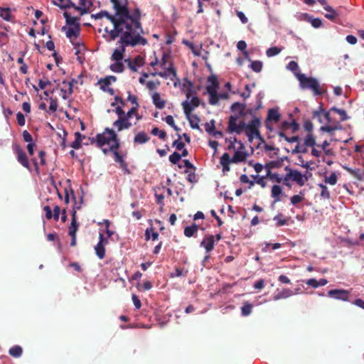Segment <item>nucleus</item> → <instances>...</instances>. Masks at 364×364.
Returning <instances> with one entry per match:
<instances>
[{"label": "nucleus", "mask_w": 364, "mask_h": 364, "mask_svg": "<svg viewBox=\"0 0 364 364\" xmlns=\"http://www.w3.org/2000/svg\"><path fill=\"white\" fill-rule=\"evenodd\" d=\"M114 16L122 28L125 30L142 31L141 11L136 7L131 13L128 7V0H112Z\"/></svg>", "instance_id": "f257e3e1"}, {"label": "nucleus", "mask_w": 364, "mask_h": 364, "mask_svg": "<svg viewBox=\"0 0 364 364\" xmlns=\"http://www.w3.org/2000/svg\"><path fill=\"white\" fill-rule=\"evenodd\" d=\"M119 33V41L117 44L120 46L116 48L111 56V60L114 61H122L125 48L127 46L134 47L137 45L145 46L148 41L146 38L141 36L144 33L143 30H125Z\"/></svg>", "instance_id": "f03ea898"}, {"label": "nucleus", "mask_w": 364, "mask_h": 364, "mask_svg": "<svg viewBox=\"0 0 364 364\" xmlns=\"http://www.w3.org/2000/svg\"><path fill=\"white\" fill-rule=\"evenodd\" d=\"M245 107L246 104L240 103L239 102H234L231 105V112H235L237 108H240V110L238 114L230 115L228 118L227 132L229 134L235 133L237 134H240L244 129L245 130V132L249 131L250 127L248 123H246L242 120L237 123L240 117H244L247 114V112L245 111Z\"/></svg>", "instance_id": "7ed1b4c3"}, {"label": "nucleus", "mask_w": 364, "mask_h": 364, "mask_svg": "<svg viewBox=\"0 0 364 364\" xmlns=\"http://www.w3.org/2000/svg\"><path fill=\"white\" fill-rule=\"evenodd\" d=\"M91 17L94 18L95 19H100L102 17H106L113 24V29L109 30L108 28H105V31L109 35L110 41H114L117 37H119V33L124 31V28H122L120 24L118 23V21L115 18L114 15L110 14L106 10H102L97 14H92Z\"/></svg>", "instance_id": "20e7f679"}, {"label": "nucleus", "mask_w": 364, "mask_h": 364, "mask_svg": "<svg viewBox=\"0 0 364 364\" xmlns=\"http://www.w3.org/2000/svg\"><path fill=\"white\" fill-rule=\"evenodd\" d=\"M295 75L299 81V85L302 90H311L314 95H321L323 93L320 89L318 81L316 78L312 77H308L303 73H295Z\"/></svg>", "instance_id": "39448f33"}, {"label": "nucleus", "mask_w": 364, "mask_h": 364, "mask_svg": "<svg viewBox=\"0 0 364 364\" xmlns=\"http://www.w3.org/2000/svg\"><path fill=\"white\" fill-rule=\"evenodd\" d=\"M184 80L188 82L189 86V88L188 89L186 94V98L187 100H189L191 98V101L189 102L191 103V105H193L194 108L198 107L200 104V100L196 95V92L193 88V83L191 80H188L187 78H185Z\"/></svg>", "instance_id": "423d86ee"}, {"label": "nucleus", "mask_w": 364, "mask_h": 364, "mask_svg": "<svg viewBox=\"0 0 364 364\" xmlns=\"http://www.w3.org/2000/svg\"><path fill=\"white\" fill-rule=\"evenodd\" d=\"M350 292L342 289H331L328 291V296L331 298L347 301L349 299Z\"/></svg>", "instance_id": "0eeeda50"}, {"label": "nucleus", "mask_w": 364, "mask_h": 364, "mask_svg": "<svg viewBox=\"0 0 364 364\" xmlns=\"http://www.w3.org/2000/svg\"><path fill=\"white\" fill-rule=\"evenodd\" d=\"M89 139L91 144H96V146L98 148H102L111 141L109 136H106L105 135V132L99 133L96 135L95 137H90Z\"/></svg>", "instance_id": "6e6552de"}, {"label": "nucleus", "mask_w": 364, "mask_h": 364, "mask_svg": "<svg viewBox=\"0 0 364 364\" xmlns=\"http://www.w3.org/2000/svg\"><path fill=\"white\" fill-rule=\"evenodd\" d=\"M124 61L127 63L129 68L133 72H137V67L144 65V59L141 55H136L133 60L129 58L125 59Z\"/></svg>", "instance_id": "1a4fd4ad"}, {"label": "nucleus", "mask_w": 364, "mask_h": 364, "mask_svg": "<svg viewBox=\"0 0 364 364\" xmlns=\"http://www.w3.org/2000/svg\"><path fill=\"white\" fill-rule=\"evenodd\" d=\"M200 247H203L205 250L206 253L210 252L215 246V239L213 235H208L205 236L200 244Z\"/></svg>", "instance_id": "9d476101"}, {"label": "nucleus", "mask_w": 364, "mask_h": 364, "mask_svg": "<svg viewBox=\"0 0 364 364\" xmlns=\"http://www.w3.org/2000/svg\"><path fill=\"white\" fill-rule=\"evenodd\" d=\"M113 126L117 127V132H121L124 129H129L132 127V123L129 118L124 117L114 121Z\"/></svg>", "instance_id": "9b49d317"}, {"label": "nucleus", "mask_w": 364, "mask_h": 364, "mask_svg": "<svg viewBox=\"0 0 364 364\" xmlns=\"http://www.w3.org/2000/svg\"><path fill=\"white\" fill-rule=\"evenodd\" d=\"M157 75L167 78L168 76L172 75L171 77V80H179V79L177 77V73L175 68L173 67V65L172 63H170L169 67L166 68L164 72H158Z\"/></svg>", "instance_id": "f8f14e48"}, {"label": "nucleus", "mask_w": 364, "mask_h": 364, "mask_svg": "<svg viewBox=\"0 0 364 364\" xmlns=\"http://www.w3.org/2000/svg\"><path fill=\"white\" fill-rule=\"evenodd\" d=\"M308 180V176L302 174L299 171L294 170L292 172V181L296 182L299 186H303Z\"/></svg>", "instance_id": "ddd939ff"}, {"label": "nucleus", "mask_w": 364, "mask_h": 364, "mask_svg": "<svg viewBox=\"0 0 364 364\" xmlns=\"http://www.w3.org/2000/svg\"><path fill=\"white\" fill-rule=\"evenodd\" d=\"M281 119V114L279 112L278 107H273L268 110L267 122H278Z\"/></svg>", "instance_id": "4468645a"}, {"label": "nucleus", "mask_w": 364, "mask_h": 364, "mask_svg": "<svg viewBox=\"0 0 364 364\" xmlns=\"http://www.w3.org/2000/svg\"><path fill=\"white\" fill-rule=\"evenodd\" d=\"M205 94L209 95V104L211 105H216L219 101V95L218 92V90H215L214 88L209 87V89L205 90Z\"/></svg>", "instance_id": "2eb2a0df"}, {"label": "nucleus", "mask_w": 364, "mask_h": 364, "mask_svg": "<svg viewBox=\"0 0 364 364\" xmlns=\"http://www.w3.org/2000/svg\"><path fill=\"white\" fill-rule=\"evenodd\" d=\"M114 161L119 164V166L124 171V173L129 174L130 171L128 168V165H127V162L124 160L123 156L121 154H119V152H116L114 154Z\"/></svg>", "instance_id": "dca6fc26"}, {"label": "nucleus", "mask_w": 364, "mask_h": 364, "mask_svg": "<svg viewBox=\"0 0 364 364\" xmlns=\"http://www.w3.org/2000/svg\"><path fill=\"white\" fill-rule=\"evenodd\" d=\"M294 295V291L289 289H283L281 291L277 289V293L274 294L273 299L277 301L282 299H287Z\"/></svg>", "instance_id": "f3484780"}, {"label": "nucleus", "mask_w": 364, "mask_h": 364, "mask_svg": "<svg viewBox=\"0 0 364 364\" xmlns=\"http://www.w3.org/2000/svg\"><path fill=\"white\" fill-rule=\"evenodd\" d=\"M246 136L250 143L252 142L255 138L259 139L262 142H264L259 129H249V131L246 132Z\"/></svg>", "instance_id": "a211bd4d"}, {"label": "nucleus", "mask_w": 364, "mask_h": 364, "mask_svg": "<svg viewBox=\"0 0 364 364\" xmlns=\"http://www.w3.org/2000/svg\"><path fill=\"white\" fill-rule=\"evenodd\" d=\"M343 127L340 123H337L335 125H326V126H321L319 128V131L321 132H327L331 134V136L333 135V132L336 130H343Z\"/></svg>", "instance_id": "6ab92c4d"}, {"label": "nucleus", "mask_w": 364, "mask_h": 364, "mask_svg": "<svg viewBox=\"0 0 364 364\" xmlns=\"http://www.w3.org/2000/svg\"><path fill=\"white\" fill-rule=\"evenodd\" d=\"M248 154L246 151L237 150L232 157V163L238 164L246 161Z\"/></svg>", "instance_id": "aec40b11"}, {"label": "nucleus", "mask_w": 364, "mask_h": 364, "mask_svg": "<svg viewBox=\"0 0 364 364\" xmlns=\"http://www.w3.org/2000/svg\"><path fill=\"white\" fill-rule=\"evenodd\" d=\"M72 220L69 226V235H76V232L78 230L79 224L77 222V214L76 211H71Z\"/></svg>", "instance_id": "412c9836"}, {"label": "nucleus", "mask_w": 364, "mask_h": 364, "mask_svg": "<svg viewBox=\"0 0 364 364\" xmlns=\"http://www.w3.org/2000/svg\"><path fill=\"white\" fill-rule=\"evenodd\" d=\"M63 16L65 18L66 25L71 26H73L74 28H80L79 18L77 17L71 16L68 12L63 13Z\"/></svg>", "instance_id": "4be33fe9"}, {"label": "nucleus", "mask_w": 364, "mask_h": 364, "mask_svg": "<svg viewBox=\"0 0 364 364\" xmlns=\"http://www.w3.org/2000/svg\"><path fill=\"white\" fill-rule=\"evenodd\" d=\"M150 136L144 132L137 133L134 138V143L138 144H144L148 142Z\"/></svg>", "instance_id": "5701e85b"}, {"label": "nucleus", "mask_w": 364, "mask_h": 364, "mask_svg": "<svg viewBox=\"0 0 364 364\" xmlns=\"http://www.w3.org/2000/svg\"><path fill=\"white\" fill-rule=\"evenodd\" d=\"M152 101L153 104L158 109H161L165 107L166 102L161 98V95L159 92H154L152 95Z\"/></svg>", "instance_id": "b1692460"}, {"label": "nucleus", "mask_w": 364, "mask_h": 364, "mask_svg": "<svg viewBox=\"0 0 364 364\" xmlns=\"http://www.w3.org/2000/svg\"><path fill=\"white\" fill-rule=\"evenodd\" d=\"M324 10L327 12L324 15L327 19L335 21L336 18H338V14L336 11V9H333L331 6H326L324 7Z\"/></svg>", "instance_id": "393cba45"}, {"label": "nucleus", "mask_w": 364, "mask_h": 364, "mask_svg": "<svg viewBox=\"0 0 364 364\" xmlns=\"http://www.w3.org/2000/svg\"><path fill=\"white\" fill-rule=\"evenodd\" d=\"M282 194V188L279 185H274L272 187L271 196L274 199V203L281 200L280 196Z\"/></svg>", "instance_id": "a878e982"}, {"label": "nucleus", "mask_w": 364, "mask_h": 364, "mask_svg": "<svg viewBox=\"0 0 364 364\" xmlns=\"http://www.w3.org/2000/svg\"><path fill=\"white\" fill-rule=\"evenodd\" d=\"M75 139L70 144V146L74 149H79L81 147V141L82 139L85 138V135H82L80 132H77L75 133Z\"/></svg>", "instance_id": "bb28decb"}, {"label": "nucleus", "mask_w": 364, "mask_h": 364, "mask_svg": "<svg viewBox=\"0 0 364 364\" xmlns=\"http://www.w3.org/2000/svg\"><path fill=\"white\" fill-rule=\"evenodd\" d=\"M198 230V225L196 223H193L191 225L186 226L184 228V235L187 237H191L194 235Z\"/></svg>", "instance_id": "cd10ccee"}, {"label": "nucleus", "mask_w": 364, "mask_h": 364, "mask_svg": "<svg viewBox=\"0 0 364 364\" xmlns=\"http://www.w3.org/2000/svg\"><path fill=\"white\" fill-rule=\"evenodd\" d=\"M95 252L100 259H104L105 256V244H101V242H98L95 246Z\"/></svg>", "instance_id": "c85d7f7f"}, {"label": "nucleus", "mask_w": 364, "mask_h": 364, "mask_svg": "<svg viewBox=\"0 0 364 364\" xmlns=\"http://www.w3.org/2000/svg\"><path fill=\"white\" fill-rule=\"evenodd\" d=\"M208 82H210V85L206 86L205 90L209 89V87L214 88L215 90H218L219 82H218V77L215 75H211L208 76Z\"/></svg>", "instance_id": "c756f323"}, {"label": "nucleus", "mask_w": 364, "mask_h": 364, "mask_svg": "<svg viewBox=\"0 0 364 364\" xmlns=\"http://www.w3.org/2000/svg\"><path fill=\"white\" fill-rule=\"evenodd\" d=\"M109 69L117 73H121L124 70V65L122 61H115L109 65Z\"/></svg>", "instance_id": "7c9ffc66"}, {"label": "nucleus", "mask_w": 364, "mask_h": 364, "mask_svg": "<svg viewBox=\"0 0 364 364\" xmlns=\"http://www.w3.org/2000/svg\"><path fill=\"white\" fill-rule=\"evenodd\" d=\"M70 191L72 198L75 201L72 211L75 210L77 212V210H80L81 208V205L83 203V196L82 195L80 198V201L77 202L76 197L75 196L74 191L73 190L72 187H70Z\"/></svg>", "instance_id": "2f4dec72"}, {"label": "nucleus", "mask_w": 364, "mask_h": 364, "mask_svg": "<svg viewBox=\"0 0 364 364\" xmlns=\"http://www.w3.org/2000/svg\"><path fill=\"white\" fill-rule=\"evenodd\" d=\"M144 236L146 240H149L151 238L153 240H156L159 237V233L157 232H154V228L151 227L146 228Z\"/></svg>", "instance_id": "473e14b6"}, {"label": "nucleus", "mask_w": 364, "mask_h": 364, "mask_svg": "<svg viewBox=\"0 0 364 364\" xmlns=\"http://www.w3.org/2000/svg\"><path fill=\"white\" fill-rule=\"evenodd\" d=\"M253 306L251 303L246 301L241 307V315L242 316H248L252 311Z\"/></svg>", "instance_id": "72a5a7b5"}, {"label": "nucleus", "mask_w": 364, "mask_h": 364, "mask_svg": "<svg viewBox=\"0 0 364 364\" xmlns=\"http://www.w3.org/2000/svg\"><path fill=\"white\" fill-rule=\"evenodd\" d=\"M181 105L186 118H189V117H191V112L194 109V107L188 100L183 101L181 103Z\"/></svg>", "instance_id": "f704fd0d"}, {"label": "nucleus", "mask_w": 364, "mask_h": 364, "mask_svg": "<svg viewBox=\"0 0 364 364\" xmlns=\"http://www.w3.org/2000/svg\"><path fill=\"white\" fill-rule=\"evenodd\" d=\"M330 111H333L338 114L341 116V121H346L350 118V117L347 114L346 111L343 109H340L336 107H332L330 109Z\"/></svg>", "instance_id": "c9c22d12"}, {"label": "nucleus", "mask_w": 364, "mask_h": 364, "mask_svg": "<svg viewBox=\"0 0 364 364\" xmlns=\"http://www.w3.org/2000/svg\"><path fill=\"white\" fill-rule=\"evenodd\" d=\"M190 126L192 129H200V127L198 125V123L200 122V118L198 117V115L195 114L192 117H189V118H187Z\"/></svg>", "instance_id": "e433bc0d"}, {"label": "nucleus", "mask_w": 364, "mask_h": 364, "mask_svg": "<svg viewBox=\"0 0 364 364\" xmlns=\"http://www.w3.org/2000/svg\"><path fill=\"white\" fill-rule=\"evenodd\" d=\"M250 68L255 73H259L263 68V63L260 60H252Z\"/></svg>", "instance_id": "4c0bfd02"}, {"label": "nucleus", "mask_w": 364, "mask_h": 364, "mask_svg": "<svg viewBox=\"0 0 364 364\" xmlns=\"http://www.w3.org/2000/svg\"><path fill=\"white\" fill-rule=\"evenodd\" d=\"M282 48L277 46L270 47L266 50V55L267 57L271 58L281 53Z\"/></svg>", "instance_id": "58836bf2"}, {"label": "nucleus", "mask_w": 364, "mask_h": 364, "mask_svg": "<svg viewBox=\"0 0 364 364\" xmlns=\"http://www.w3.org/2000/svg\"><path fill=\"white\" fill-rule=\"evenodd\" d=\"M53 4L55 6H58L61 9H66L70 8H73L74 9H76L77 5L73 3L71 0H69V1L67 2V4H58L56 1H53Z\"/></svg>", "instance_id": "ea45409f"}, {"label": "nucleus", "mask_w": 364, "mask_h": 364, "mask_svg": "<svg viewBox=\"0 0 364 364\" xmlns=\"http://www.w3.org/2000/svg\"><path fill=\"white\" fill-rule=\"evenodd\" d=\"M151 133L154 136H158L160 139L164 140L166 138V132L164 130H160L158 127H154Z\"/></svg>", "instance_id": "a19ab883"}, {"label": "nucleus", "mask_w": 364, "mask_h": 364, "mask_svg": "<svg viewBox=\"0 0 364 364\" xmlns=\"http://www.w3.org/2000/svg\"><path fill=\"white\" fill-rule=\"evenodd\" d=\"M13 149L15 153L17 154V159L20 164H23V150L21 146L17 144H14Z\"/></svg>", "instance_id": "79ce46f5"}, {"label": "nucleus", "mask_w": 364, "mask_h": 364, "mask_svg": "<svg viewBox=\"0 0 364 364\" xmlns=\"http://www.w3.org/2000/svg\"><path fill=\"white\" fill-rule=\"evenodd\" d=\"M338 181V177L335 172H332L329 176H325L324 182L326 183L330 184L331 186H334L336 184Z\"/></svg>", "instance_id": "37998d69"}, {"label": "nucleus", "mask_w": 364, "mask_h": 364, "mask_svg": "<svg viewBox=\"0 0 364 364\" xmlns=\"http://www.w3.org/2000/svg\"><path fill=\"white\" fill-rule=\"evenodd\" d=\"M250 129H259L261 125V119L257 117H252L248 123Z\"/></svg>", "instance_id": "c03bdc74"}, {"label": "nucleus", "mask_w": 364, "mask_h": 364, "mask_svg": "<svg viewBox=\"0 0 364 364\" xmlns=\"http://www.w3.org/2000/svg\"><path fill=\"white\" fill-rule=\"evenodd\" d=\"M111 141H112V144L109 146V150H111V152H112L113 155L118 152V149L120 146L119 139H118L117 134L116 135L115 139H111Z\"/></svg>", "instance_id": "a18cd8bd"}, {"label": "nucleus", "mask_w": 364, "mask_h": 364, "mask_svg": "<svg viewBox=\"0 0 364 364\" xmlns=\"http://www.w3.org/2000/svg\"><path fill=\"white\" fill-rule=\"evenodd\" d=\"M304 145L305 146H314L316 145V140L312 134H309L304 139Z\"/></svg>", "instance_id": "49530a36"}, {"label": "nucleus", "mask_w": 364, "mask_h": 364, "mask_svg": "<svg viewBox=\"0 0 364 364\" xmlns=\"http://www.w3.org/2000/svg\"><path fill=\"white\" fill-rule=\"evenodd\" d=\"M188 274V270H184L181 268H176L173 272H171L170 274L171 277H186Z\"/></svg>", "instance_id": "de8ad7c7"}, {"label": "nucleus", "mask_w": 364, "mask_h": 364, "mask_svg": "<svg viewBox=\"0 0 364 364\" xmlns=\"http://www.w3.org/2000/svg\"><path fill=\"white\" fill-rule=\"evenodd\" d=\"M0 16L7 21H11V15L10 9L9 8L1 9Z\"/></svg>", "instance_id": "09e8293b"}, {"label": "nucleus", "mask_w": 364, "mask_h": 364, "mask_svg": "<svg viewBox=\"0 0 364 364\" xmlns=\"http://www.w3.org/2000/svg\"><path fill=\"white\" fill-rule=\"evenodd\" d=\"M266 176H268L271 181H275L278 183H280L282 181V177L279 174L272 173L271 171H267Z\"/></svg>", "instance_id": "8fccbe9b"}, {"label": "nucleus", "mask_w": 364, "mask_h": 364, "mask_svg": "<svg viewBox=\"0 0 364 364\" xmlns=\"http://www.w3.org/2000/svg\"><path fill=\"white\" fill-rule=\"evenodd\" d=\"M178 139L172 143V146L173 147H176L177 150L181 151V149H183L185 147V144L181 141V135L179 134H177Z\"/></svg>", "instance_id": "3c124183"}, {"label": "nucleus", "mask_w": 364, "mask_h": 364, "mask_svg": "<svg viewBox=\"0 0 364 364\" xmlns=\"http://www.w3.org/2000/svg\"><path fill=\"white\" fill-rule=\"evenodd\" d=\"M22 353V348L19 346H16L10 348L9 354L14 357H20Z\"/></svg>", "instance_id": "603ef678"}, {"label": "nucleus", "mask_w": 364, "mask_h": 364, "mask_svg": "<svg viewBox=\"0 0 364 364\" xmlns=\"http://www.w3.org/2000/svg\"><path fill=\"white\" fill-rule=\"evenodd\" d=\"M318 186L321 189V196L325 199H329L331 197L330 192L328 190L327 186L325 184L319 183Z\"/></svg>", "instance_id": "864d4df0"}, {"label": "nucleus", "mask_w": 364, "mask_h": 364, "mask_svg": "<svg viewBox=\"0 0 364 364\" xmlns=\"http://www.w3.org/2000/svg\"><path fill=\"white\" fill-rule=\"evenodd\" d=\"M80 33V28L78 29L77 28H68L66 31V37L68 38H72L73 36L77 37Z\"/></svg>", "instance_id": "5fc2aeb1"}, {"label": "nucleus", "mask_w": 364, "mask_h": 364, "mask_svg": "<svg viewBox=\"0 0 364 364\" xmlns=\"http://www.w3.org/2000/svg\"><path fill=\"white\" fill-rule=\"evenodd\" d=\"M282 216V213H279L275 215L273 218L274 221H276L277 227H281L287 224V221L284 218H281Z\"/></svg>", "instance_id": "6e6d98bb"}, {"label": "nucleus", "mask_w": 364, "mask_h": 364, "mask_svg": "<svg viewBox=\"0 0 364 364\" xmlns=\"http://www.w3.org/2000/svg\"><path fill=\"white\" fill-rule=\"evenodd\" d=\"M97 84L100 85V89L104 92L106 90V89L109 88V85H111L110 82L108 81V79L107 77L104 78H100Z\"/></svg>", "instance_id": "4d7b16f0"}, {"label": "nucleus", "mask_w": 364, "mask_h": 364, "mask_svg": "<svg viewBox=\"0 0 364 364\" xmlns=\"http://www.w3.org/2000/svg\"><path fill=\"white\" fill-rule=\"evenodd\" d=\"M204 127L205 132L210 134L215 129V121L211 119L209 122H206Z\"/></svg>", "instance_id": "13d9d810"}, {"label": "nucleus", "mask_w": 364, "mask_h": 364, "mask_svg": "<svg viewBox=\"0 0 364 364\" xmlns=\"http://www.w3.org/2000/svg\"><path fill=\"white\" fill-rule=\"evenodd\" d=\"M57 107H58L57 100L50 97V105L48 107V110H47V112L49 114L53 113L57 110Z\"/></svg>", "instance_id": "bf43d9fd"}, {"label": "nucleus", "mask_w": 364, "mask_h": 364, "mask_svg": "<svg viewBox=\"0 0 364 364\" xmlns=\"http://www.w3.org/2000/svg\"><path fill=\"white\" fill-rule=\"evenodd\" d=\"M220 163L221 165H227L232 163V158H230L228 153L225 152L221 156Z\"/></svg>", "instance_id": "052dcab7"}, {"label": "nucleus", "mask_w": 364, "mask_h": 364, "mask_svg": "<svg viewBox=\"0 0 364 364\" xmlns=\"http://www.w3.org/2000/svg\"><path fill=\"white\" fill-rule=\"evenodd\" d=\"M308 21L311 23V26L315 28H318L322 26V21L319 18L309 17Z\"/></svg>", "instance_id": "680f3d73"}, {"label": "nucleus", "mask_w": 364, "mask_h": 364, "mask_svg": "<svg viewBox=\"0 0 364 364\" xmlns=\"http://www.w3.org/2000/svg\"><path fill=\"white\" fill-rule=\"evenodd\" d=\"M264 94L262 91H260L257 93V96H256V100H257V107H255V110H259L262 107V99L264 98Z\"/></svg>", "instance_id": "e2e57ef3"}, {"label": "nucleus", "mask_w": 364, "mask_h": 364, "mask_svg": "<svg viewBox=\"0 0 364 364\" xmlns=\"http://www.w3.org/2000/svg\"><path fill=\"white\" fill-rule=\"evenodd\" d=\"M181 159V155H179V153L174 151L173 154H171L169 157L168 160L171 163L173 164H178V162Z\"/></svg>", "instance_id": "0e129e2a"}, {"label": "nucleus", "mask_w": 364, "mask_h": 364, "mask_svg": "<svg viewBox=\"0 0 364 364\" xmlns=\"http://www.w3.org/2000/svg\"><path fill=\"white\" fill-rule=\"evenodd\" d=\"M185 173H188V176H187L188 181H189L190 183H197L198 179H197L196 175L195 173V171L188 172V170H185Z\"/></svg>", "instance_id": "69168bd1"}, {"label": "nucleus", "mask_w": 364, "mask_h": 364, "mask_svg": "<svg viewBox=\"0 0 364 364\" xmlns=\"http://www.w3.org/2000/svg\"><path fill=\"white\" fill-rule=\"evenodd\" d=\"M307 152V149L304 146H301L299 144H297L294 149L292 150L291 153L293 154L302 153L305 154Z\"/></svg>", "instance_id": "338daca9"}, {"label": "nucleus", "mask_w": 364, "mask_h": 364, "mask_svg": "<svg viewBox=\"0 0 364 364\" xmlns=\"http://www.w3.org/2000/svg\"><path fill=\"white\" fill-rule=\"evenodd\" d=\"M240 181L242 183H249V188H250L255 183V181H250L246 174H242L240 177Z\"/></svg>", "instance_id": "774afa93"}]
</instances>
